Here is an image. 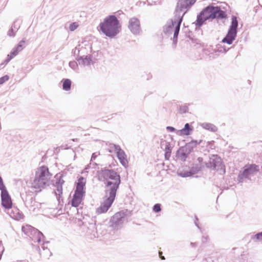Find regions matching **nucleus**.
<instances>
[{
	"label": "nucleus",
	"instance_id": "2eb2a0df",
	"mask_svg": "<svg viewBox=\"0 0 262 262\" xmlns=\"http://www.w3.org/2000/svg\"><path fill=\"white\" fill-rule=\"evenodd\" d=\"M128 27L134 34H139L141 31L139 19L136 17L131 18L129 20Z\"/></svg>",
	"mask_w": 262,
	"mask_h": 262
},
{
	"label": "nucleus",
	"instance_id": "a19ab883",
	"mask_svg": "<svg viewBox=\"0 0 262 262\" xmlns=\"http://www.w3.org/2000/svg\"><path fill=\"white\" fill-rule=\"evenodd\" d=\"M166 130L170 132H176V134H177V131L178 130L176 129L174 127L172 126H168L166 127Z\"/></svg>",
	"mask_w": 262,
	"mask_h": 262
},
{
	"label": "nucleus",
	"instance_id": "7ed1b4c3",
	"mask_svg": "<svg viewBox=\"0 0 262 262\" xmlns=\"http://www.w3.org/2000/svg\"><path fill=\"white\" fill-rule=\"evenodd\" d=\"M98 179L105 185V192L117 193L121 179L116 171L106 168L102 169L98 172Z\"/></svg>",
	"mask_w": 262,
	"mask_h": 262
},
{
	"label": "nucleus",
	"instance_id": "c85d7f7f",
	"mask_svg": "<svg viewBox=\"0 0 262 262\" xmlns=\"http://www.w3.org/2000/svg\"><path fill=\"white\" fill-rule=\"evenodd\" d=\"M251 239L255 242L262 241V231L258 232L255 235L251 236Z\"/></svg>",
	"mask_w": 262,
	"mask_h": 262
},
{
	"label": "nucleus",
	"instance_id": "9b49d317",
	"mask_svg": "<svg viewBox=\"0 0 262 262\" xmlns=\"http://www.w3.org/2000/svg\"><path fill=\"white\" fill-rule=\"evenodd\" d=\"M105 193L108 195V197L101 203L100 206L97 209L96 212L98 214L104 213L108 211L113 203L116 195V193L110 192H105Z\"/></svg>",
	"mask_w": 262,
	"mask_h": 262
},
{
	"label": "nucleus",
	"instance_id": "aec40b11",
	"mask_svg": "<svg viewBox=\"0 0 262 262\" xmlns=\"http://www.w3.org/2000/svg\"><path fill=\"white\" fill-rule=\"evenodd\" d=\"M76 59L79 64L83 67L90 66L92 61L90 54L85 56H79Z\"/></svg>",
	"mask_w": 262,
	"mask_h": 262
},
{
	"label": "nucleus",
	"instance_id": "0eeeda50",
	"mask_svg": "<svg viewBox=\"0 0 262 262\" xmlns=\"http://www.w3.org/2000/svg\"><path fill=\"white\" fill-rule=\"evenodd\" d=\"M238 23L237 17L232 16L231 23L228 30L226 35L223 38L222 42L228 45H231L235 40L237 33Z\"/></svg>",
	"mask_w": 262,
	"mask_h": 262
},
{
	"label": "nucleus",
	"instance_id": "c756f323",
	"mask_svg": "<svg viewBox=\"0 0 262 262\" xmlns=\"http://www.w3.org/2000/svg\"><path fill=\"white\" fill-rule=\"evenodd\" d=\"M116 146H120L118 145H116L113 143H111L108 145V151L110 152H115L117 150Z\"/></svg>",
	"mask_w": 262,
	"mask_h": 262
},
{
	"label": "nucleus",
	"instance_id": "de8ad7c7",
	"mask_svg": "<svg viewBox=\"0 0 262 262\" xmlns=\"http://www.w3.org/2000/svg\"><path fill=\"white\" fill-rule=\"evenodd\" d=\"M159 0H147V2L148 3H150L151 2H154V3H156L157 2H158Z\"/></svg>",
	"mask_w": 262,
	"mask_h": 262
},
{
	"label": "nucleus",
	"instance_id": "8fccbe9b",
	"mask_svg": "<svg viewBox=\"0 0 262 262\" xmlns=\"http://www.w3.org/2000/svg\"><path fill=\"white\" fill-rule=\"evenodd\" d=\"M165 158L167 159L169 157H168V155H166V154L165 153Z\"/></svg>",
	"mask_w": 262,
	"mask_h": 262
},
{
	"label": "nucleus",
	"instance_id": "4c0bfd02",
	"mask_svg": "<svg viewBox=\"0 0 262 262\" xmlns=\"http://www.w3.org/2000/svg\"><path fill=\"white\" fill-rule=\"evenodd\" d=\"M11 27H13V29H14L15 31H17L20 27V25L19 24H17V20H16L13 22Z\"/></svg>",
	"mask_w": 262,
	"mask_h": 262
},
{
	"label": "nucleus",
	"instance_id": "7c9ffc66",
	"mask_svg": "<svg viewBox=\"0 0 262 262\" xmlns=\"http://www.w3.org/2000/svg\"><path fill=\"white\" fill-rule=\"evenodd\" d=\"M69 66L71 68H72L74 70H76L78 69V63L75 61H71L69 62Z\"/></svg>",
	"mask_w": 262,
	"mask_h": 262
},
{
	"label": "nucleus",
	"instance_id": "a18cd8bd",
	"mask_svg": "<svg viewBox=\"0 0 262 262\" xmlns=\"http://www.w3.org/2000/svg\"><path fill=\"white\" fill-rule=\"evenodd\" d=\"M78 46L75 48L74 50L73 51V53L75 56H78V51H79V49H78Z\"/></svg>",
	"mask_w": 262,
	"mask_h": 262
},
{
	"label": "nucleus",
	"instance_id": "49530a36",
	"mask_svg": "<svg viewBox=\"0 0 262 262\" xmlns=\"http://www.w3.org/2000/svg\"><path fill=\"white\" fill-rule=\"evenodd\" d=\"M203 159L201 157H199L196 160V163H200L202 164Z\"/></svg>",
	"mask_w": 262,
	"mask_h": 262
},
{
	"label": "nucleus",
	"instance_id": "393cba45",
	"mask_svg": "<svg viewBox=\"0 0 262 262\" xmlns=\"http://www.w3.org/2000/svg\"><path fill=\"white\" fill-rule=\"evenodd\" d=\"M12 212L13 215H11V216L15 220H20L24 218V214L18 209H15V210H13Z\"/></svg>",
	"mask_w": 262,
	"mask_h": 262
},
{
	"label": "nucleus",
	"instance_id": "6e6552de",
	"mask_svg": "<svg viewBox=\"0 0 262 262\" xmlns=\"http://www.w3.org/2000/svg\"><path fill=\"white\" fill-rule=\"evenodd\" d=\"M259 171V166L256 164H248L245 165L243 171L238 173L237 180L239 183H243L245 179L250 180L251 177L256 174Z\"/></svg>",
	"mask_w": 262,
	"mask_h": 262
},
{
	"label": "nucleus",
	"instance_id": "58836bf2",
	"mask_svg": "<svg viewBox=\"0 0 262 262\" xmlns=\"http://www.w3.org/2000/svg\"><path fill=\"white\" fill-rule=\"evenodd\" d=\"M6 189L5 186L4 184L3 179L2 177L0 176V190L1 191L3 190H5Z\"/></svg>",
	"mask_w": 262,
	"mask_h": 262
},
{
	"label": "nucleus",
	"instance_id": "ddd939ff",
	"mask_svg": "<svg viewBox=\"0 0 262 262\" xmlns=\"http://www.w3.org/2000/svg\"><path fill=\"white\" fill-rule=\"evenodd\" d=\"M205 165L207 168L212 169L221 168L222 165V159L217 155H213L209 159L208 162L205 163Z\"/></svg>",
	"mask_w": 262,
	"mask_h": 262
},
{
	"label": "nucleus",
	"instance_id": "5fc2aeb1",
	"mask_svg": "<svg viewBox=\"0 0 262 262\" xmlns=\"http://www.w3.org/2000/svg\"><path fill=\"white\" fill-rule=\"evenodd\" d=\"M2 253H0V259H1L2 258Z\"/></svg>",
	"mask_w": 262,
	"mask_h": 262
},
{
	"label": "nucleus",
	"instance_id": "39448f33",
	"mask_svg": "<svg viewBox=\"0 0 262 262\" xmlns=\"http://www.w3.org/2000/svg\"><path fill=\"white\" fill-rule=\"evenodd\" d=\"M52 174L49 172V168L46 166H41L37 168L33 181L31 187L40 191L44 188L51 178Z\"/></svg>",
	"mask_w": 262,
	"mask_h": 262
},
{
	"label": "nucleus",
	"instance_id": "20e7f679",
	"mask_svg": "<svg viewBox=\"0 0 262 262\" xmlns=\"http://www.w3.org/2000/svg\"><path fill=\"white\" fill-rule=\"evenodd\" d=\"M121 25L115 15H111L106 17L99 24L100 30L106 36L113 38L120 32Z\"/></svg>",
	"mask_w": 262,
	"mask_h": 262
},
{
	"label": "nucleus",
	"instance_id": "b1692460",
	"mask_svg": "<svg viewBox=\"0 0 262 262\" xmlns=\"http://www.w3.org/2000/svg\"><path fill=\"white\" fill-rule=\"evenodd\" d=\"M203 167V166L202 164L195 163L193 164L192 166L190 169V171L193 175L201 171Z\"/></svg>",
	"mask_w": 262,
	"mask_h": 262
},
{
	"label": "nucleus",
	"instance_id": "37998d69",
	"mask_svg": "<svg viewBox=\"0 0 262 262\" xmlns=\"http://www.w3.org/2000/svg\"><path fill=\"white\" fill-rule=\"evenodd\" d=\"M198 221H199V219L198 218V217L196 216H195V221H194V224L195 225V226L199 228V229H200V227L199 225V223H198Z\"/></svg>",
	"mask_w": 262,
	"mask_h": 262
},
{
	"label": "nucleus",
	"instance_id": "e433bc0d",
	"mask_svg": "<svg viewBox=\"0 0 262 262\" xmlns=\"http://www.w3.org/2000/svg\"><path fill=\"white\" fill-rule=\"evenodd\" d=\"M9 77L8 75L4 76L0 78V85L3 84L5 81L9 80Z\"/></svg>",
	"mask_w": 262,
	"mask_h": 262
},
{
	"label": "nucleus",
	"instance_id": "f257e3e1",
	"mask_svg": "<svg viewBox=\"0 0 262 262\" xmlns=\"http://www.w3.org/2000/svg\"><path fill=\"white\" fill-rule=\"evenodd\" d=\"M196 0H179L178 1L173 18L167 21L163 27L165 34L171 33L174 29L173 42L176 44L179 33L180 26L183 17L188 9L195 4Z\"/></svg>",
	"mask_w": 262,
	"mask_h": 262
},
{
	"label": "nucleus",
	"instance_id": "473e14b6",
	"mask_svg": "<svg viewBox=\"0 0 262 262\" xmlns=\"http://www.w3.org/2000/svg\"><path fill=\"white\" fill-rule=\"evenodd\" d=\"M161 210V205L160 204H156L153 207V211L156 213L160 212Z\"/></svg>",
	"mask_w": 262,
	"mask_h": 262
},
{
	"label": "nucleus",
	"instance_id": "1a4fd4ad",
	"mask_svg": "<svg viewBox=\"0 0 262 262\" xmlns=\"http://www.w3.org/2000/svg\"><path fill=\"white\" fill-rule=\"evenodd\" d=\"M131 215V212L128 210H122L116 213L111 219L112 226L117 228L121 227L124 222L127 221L128 217Z\"/></svg>",
	"mask_w": 262,
	"mask_h": 262
},
{
	"label": "nucleus",
	"instance_id": "4be33fe9",
	"mask_svg": "<svg viewBox=\"0 0 262 262\" xmlns=\"http://www.w3.org/2000/svg\"><path fill=\"white\" fill-rule=\"evenodd\" d=\"M200 126L202 128L213 133L217 130V127L212 123L204 122L201 123Z\"/></svg>",
	"mask_w": 262,
	"mask_h": 262
},
{
	"label": "nucleus",
	"instance_id": "2f4dec72",
	"mask_svg": "<svg viewBox=\"0 0 262 262\" xmlns=\"http://www.w3.org/2000/svg\"><path fill=\"white\" fill-rule=\"evenodd\" d=\"M179 111L181 114L186 113L188 112V107L186 105L181 106L179 108Z\"/></svg>",
	"mask_w": 262,
	"mask_h": 262
},
{
	"label": "nucleus",
	"instance_id": "3c124183",
	"mask_svg": "<svg viewBox=\"0 0 262 262\" xmlns=\"http://www.w3.org/2000/svg\"><path fill=\"white\" fill-rule=\"evenodd\" d=\"M223 51L224 52H226L228 51V50H226L225 48H223Z\"/></svg>",
	"mask_w": 262,
	"mask_h": 262
},
{
	"label": "nucleus",
	"instance_id": "cd10ccee",
	"mask_svg": "<svg viewBox=\"0 0 262 262\" xmlns=\"http://www.w3.org/2000/svg\"><path fill=\"white\" fill-rule=\"evenodd\" d=\"M178 175L182 178L189 177L193 176L190 170L178 172Z\"/></svg>",
	"mask_w": 262,
	"mask_h": 262
},
{
	"label": "nucleus",
	"instance_id": "864d4df0",
	"mask_svg": "<svg viewBox=\"0 0 262 262\" xmlns=\"http://www.w3.org/2000/svg\"><path fill=\"white\" fill-rule=\"evenodd\" d=\"M38 250H39V254L41 255V253H40V249H39V247H38Z\"/></svg>",
	"mask_w": 262,
	"mask_h": 262
},
{
	"label": "nucleus",
	"instance_id": "f8f14e48",
	"mask_svg": "<svg viewBox=\"0 0 262 262\" xmlns=\"http://www.w3.org/2000/svg\"><path fill=\"white\" fill-rule=\"evenodd\" d=\"M78 56L89 55L92 52V42L89 40L82 41L78 46Z\"/></svg>",
	"mask_w": 262,
	"mask_h": 262
},
{
	"label": "nucleus",
	"instance_id": "6ab92c4d",
	"mask_svg": "<svg viewBox=\"0 0 262 262\" xmlns=\"http://www.w3.org/2000/svg\"><path fill=\"white\" fill-rule=\"evenodd\" d=\"M117 150L115 151L117 157L119 160L121 164L125 166L127 163V160L126 159V155L124 151L121 148L120 146H116Z\"/></svg>",
	"mask_w": 262,
	"mask_h": 262
},
{
	"label": "nucleus",
	"instance_id": "5701e85b",
	"mask_svg": "<svg viewBox=\"0 0 262 262\" xmlns=\"http://www.w3.org/2000/svg\"><path fill=\"white\" fill-rule=\"evenodd\" d=\"M64 181L63 180L60 179L56 182V190L55 191L56 195L60 196L62 193V184Z\"/></svg>",
	"mask_w": 262,
	"mask_h": 262
},
{
	"label": "nucleus",
	"instance_id": "9d476101",
	"mask_svg": "<svg viewBox=\"0 0 262 262\" xmlns=\"http://www.w3.org/2000/svg\"><path fill=\"white\" fill-rule=\"evenodd\" d=\"M22 231L31 239L38 243H40L42 238H44L43 234L38 229L30 225H26L22 227Z\"/></svg>",
	"mask_w": 262,
	"mask_h": 262
},
{
	"label": "nucleus",
	"instance_id": "f3484780",
	"mask_svg": "<svg viewBox=\"0 0 262 262\" xmlns=\"http://www.w3.org/2000/svg\"><path fill=\"white\" fill-rule=\"evenodd\" d=\"M190 154V152L184 146L180 147L177 150L176 157L178 159L184 162L186 160Z\"/></svg>",
	"mask_w": 262,
	"mask_h": 262
},
{
	"label": "nucleus",
	"instance_id": "412c9836",
	"mask_svg": "<svg viewBox=\"0 0 262 262\" xmlns=\"http://www.w3.org/2000/svg\"><path fill=\"white\" fill-rule=\"evenodd\" d=\"M202 142V140L199 141L192 140L190 142L186 143L184 146L188 151L191 153L193 150L194 148L196 147L198 145L200 144Z\"/></svg>",
	"mask_w": 262,
	"mask_h": 262
},
{
	"label": "nucleus",
	"instance_id": "bb28decb",
	"mask_svg": "<svg viewBox=\"0 0 262 262\" xmlns=\"http://www.w3.org/2000/svg\"><path fill=\"white\" fill-rule=\"evenodd\" d=\"M165 144V147L164 149L166 155H168V157L170 156L171 152V147L169 143H167L165 140H163L161 142V145H163Z\"/></svg>",
	"mask_w": 262,
	"mask_h": 262
},
{
	"label": "nucleus",
	"instance_id": "f03ea898",
	"mask_svg": "<svg viewBox=\"0 0 262 262\" xmlns=\"http://www.w3.org/2000/svg\"><path fill=\"white\" fill-rule=\"evenodd\" d=\"M227 17L226 11L222 10L220 6L209 5L203 9L197 15L195 25L196 27L200 28L207 20H223L227 19Z\"/></svg>",
	"mask_w": 262,
	"mask_h": 262
},
{
	"label": "nucleus",
	"instance_id": "f704fd0d",
	"mask_svg": "<svg viewBox=\"0 0 262 262\" xmlns=\"http://www.w3.org/2000/svg\"><path fill=\"white\" fill-rule=\"evenodd\" d=\"M16 32L17 31H15V30L13 29V27H11L8 32V35L10 37H14Z\"/></svg>",
	"mask_w": 262,
	"mask_h": 262
},
{
	"label": "nucleus",
	"instance_id": "603ef678",
	"mask_svg": "<svg viewBox=\"0 0 262 262\" xmlns=\"http://www.w3.org/2000/svg\"><path fill=\"white\" fill-rule=\"evenodd\" d=\"M161 258L162 259H165L164 256H162Z\"/></svg>",
	"mask_w": 262,
	"mask_h": 262
},
{
	"label": "nucleus",
	"instance_id": "423d86ee",
	"mask_svg": "<svg viewBox=\"0 0 262 262\" xmlns=\"http://www.w3.org/2000/svg\"><path fill=\"white\" fill-rule=\"evenodd\" d=\"M86 181V179L81 176L78 179V182L76 183V189L71 201V205L73 207H77L82 202L85 193Z\"/></svg>",
	"mask_w": 262,
	"mask_h": 262
},
{
	"label": "nucleus",
	"instance_id": "c9c22d12",
	"mask_svg": "<svg viewBox=\"0 0 262 262\" xmlns=\"http://www.w3.org/2000/svg\"><path fill=\"white\" fill-rule=\"evenodd\" d=\"M97 165L96 163H90L89 165H88L85 168H84V171L86 172H88L87 171L88 169H89L91 168H94L95 166Z\"/></svg>",
	"mask_w": 262,
	"mask_h": 262
},
{
	"label": "nucleus",
	"instance_id": "dca6fc26",
	"mask_svg": "<svg viewBox=\"0 0 262 262\" xmlns=\"http://www.w3.org/2000/svg\"><path fill=\"white\" fill-rule=\"evenodd\" d=\"M1 200L2 205L6 209L11 208L12 202L11 197L7 190H3L1 191Z\"/></svg>",
	"mask_w": 262,
	"mask_h": 262
},
{
	"label": "nucleus",
	"instance_id": "a211bd4d",
	"mask_svg": "<svg viewBox=\"0 0 262 262\" xmlns=\"http://www.w3.org/2000/svg\"><path fill=\"white\" fill-rule=\"evenodd\" d=\"M193 130V126L189 123H187L184 125V127L182 129L177 131V135L180 136H189Z\"/></svg>",
	"mask_w": 262,
	"mask_h": 262
},
{
	"label": "nucleus",
	"instance_id": "4468645a",
	"mask_svg": "<svg viewBox=\"0 0 262 262\" xmlns=\"http://www.w3.org/2000/svg\"><path fill=\"white\" fill-rule=\"evenodd\" d=\"M25 41L22 39L19 42L18 45L12 49L10 54L7 55V58L5 60L6 63H8L13 58L16 56L19 52L23 50L25 48Z\"/></svg>",
	"mask_w": 262,
	"mask_h": 262
},
{
	"label": "nucleus",
	"instance_id": "c03bdc74",
	"mask_svg": "<svg viewBox=\"0 0 262 262\" xmlns=\"http://www.w3.org/2000/svg\"><path fill=\"white\" fill-rule=\"evenodd\" d=\"M208 236H206V235H203L202 236V242L203 243H205L208 240Z\"/></svg>",
	"mask_w": 262,
	"mask_h": 262
},
{
	"label": "nucleus",
	"instance_id": "79ce46f5",
	"mask_svg": "<svg viewBox=\"0 0 262 262\" xmlns=\"http://www.w3.org/2000/svg\"><path fill=\"white\" fill-rule=\"evenodd\" d=\"M99 154H97L96 152H95V153H93L92 155V157H91V161H92V160H95V159L96 158V157L98 156V155H99Z\"/></svg>",
	"mask_w": 262,
	"mask_h": 262
},
{
	"label": "nucleus",
	"instance_id": "09e8293b",
	"mask_svg": "<svg viewBox=\"0 0 262 262\" xmlns=\"http://www.w3.org/2000/svg\"><path fill=\"white\" fill-rule=\"evenodd\" d=\"M190 245H191V246L192 247H196L197 246V244L196 243H190Z\"/></svg>",
	"mask_w": 262,
	"mask_h": 262
},
{
	"label": "nucleus",
	"instance_id": "a878e982",
	"mask_svg": "<svg viewBox=\"0 0 262 262\" xmlns=\"http://www.w3.org/2000/svg\"><path fill=\"white\" fill-rule=\"evenodd\" d=\"M72 82L69 79H63L62 80V89L63 90L68 91L71 89Z\"/></svg>",
	"mask_w": 262,
	"mask_h": 262
},
{
	"label": "nucleus",
	"instance_id": "72a5a7b5",
	"mask_svg": "<svg viewBox=\"0 0 262 262\" xmlns=\"http://www.w3.org/2000/svg\"><path fill=\"white\" fill-rule=\"evenodd\" d=\"M78 26V25L76 23H72L70 25L69 29L71 31H73L77 28Z\"/></svg>",
	"mask_w": 262,
	"mask_h": 262
},
{
	"label": "nucleus",
	"instance_id": "ea45409f",
	"mask_svg": "<svg viewBox=\"0 0 262 262\" xmlns=\"http://www.w3.org/2000/svg\"><path fill=\"white\" fill-rule=\"evenodd\" d=\"M41 247L43 249V250L45 251V252L46 253V254H49V256H51V255H52L51 252L50 251L49 249H48L47 248H46V247L45 246V244H43L42 245Z\"/></svg>",
	"mask_w": 262,
	"mask_h": 262
}]
</instances>
